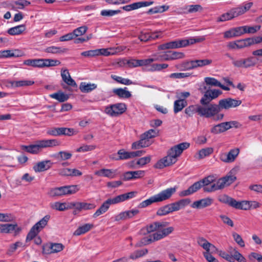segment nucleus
<instances>
[{
	"mask_svg": "<svg viewBox=\"0 0 262 262\" xmlns=\"http://www.w3.org/2000/svg\"><path fill=\"white\" fill-rule=\"evenodd\" d=\"M50 219V215H45L42 219L36 223L33 226L40 231L43 229L48 224Z\"/></svg>",
	"mask_w": 262,
	"mask_h": 262,
	"instance_id": "39",
	"label": "nucleus"
},
{
	"mask_svg": "<svg viewBox=\"0 0 262 262\" xmlns=\"http://www.w3.org/2000/svg\"><path fill=\"white\" fill-rule=\"evenodd\" d=\"M231 249L233 250V254L227 253L225 251H220L219 255L229 262H235V260L238 262H246V258L238 251L235 249L231 248Z\"/></svg>",
	"mask_w": 262,
	"mask_h": 262,
	"instance_id": "7",
	"label": "nucleus"
},
{
	"mask_svg": "<svg viewBox=\"0 0 262 262\" xmlns=\"http://www.w3.org/2000/svg\"><path fill=\"white\" fill-rule=\"evenodd\" d=\"M218 200L222 203L228 204L230 206L234 208L235 200L226 194L219 195L218 196Z\"/></svg>",
	"mask_w": 262,
	"mask_h": 262,
	"instance_id": "31",
	"label": "nucleus"
},
{
	"mask_svg": "<svg viewBox=\"0 0 262 262\" xmlns=\"http://www.w3.org/2000/svg\"><path fill=\"white\" fill-rule=\"evenodd\" d=\"M16 224H0V233H11L15 229Z\"/></svg>",
	"mask_w": 262,
	"mask_h": 262,
	"instance_id": "36",
	"label": "nucleus"
},
{
	"mask_svg": "<svg viewBox=\"0 0 262 262\" xmlns=\"http://www.w3.org/2000/svg\"><path fill=\"white\" fill-rule=\"evenodd\" d=\"M244 32L245 33L254 34L260 29V26H244Z\"/></svg>",
	"mask_w": 262,
	"mask_h": 262,
	"instance_id": "48",
	"label": "nucleus"
},
{
	"mask_svg": "<svg viewBox=\"0 0 262 262\" xmlns=\"http://www.w3.org/2000/svg\"><path fill=\"white\" fill-rule=\"evenodd\" d=\"M180 208V201L171 203L159 208L157 214L159 216H163L169 213L179 210Z\"/></svg>",
	"mask_w": 262,
	"mask_h": 262,
	"instance_id": "9",
	"label": "nucleus"
},
{
	"mask_svg": "<svg viewBox=\"0 0 262 262\" xmlns=\"http://www.w3.org/2000/svg\"><path fill=\"white\" fill-rule=\"evenodd\" d=\"M39 232L38 230L33 226L27 235L26 242H28L32 240L36 236Z\"/></svg>",
	"mask_w": 262,
	"mask_h": 262,
	"instance_id": "49",
	"label": "nucleus"
},
{
	"mask_svg": "<svg viewBox=\"0 0 262 262\" xmlns=\"http://www.w3.org/2000/svg\"><path fill=\"white\" fill-rule=\"evenodd\" d=\"M14 219V216L11 213H0V222H10Z\"/></svg>",
	"mask_w": 262,
	"mask_h": 262,
	"instance_id": "53",
	"label": "nucleus"
},
{
	"mask_svg": "<svg viewBox=\"0 0 262 262\" xmlns=\"http://www.w3.org/2000/svg\"><path fill=\"white\" fill-rule=\"evenodd\" d=\"M126 110L124 103H118L105 107V112L111 117H116L122 114Z\"/></svg>",
	"mask_w": 262,
	"mask_h": 262,
	"instance_id": "8",
	"label": "nucleus"
},
{
	"mask_svg": "<svg viewBox=\"0 0 262 262\" xmlns=\"http://www.w3.org/2000/svg\"><path fill=\"white\" fill-rule=\"evenodd\" d=\"M176 187H171L161 191L156 195H154L147 199L139 205V208H145L152 203L161 202L169 199L176 191Z\"/></svg>",
	"mask_w": 262,
	"mask_h": 262,
	"instance_id": "4",
	"label": "nucleus"
},
{
	"mask_svg": "<svg viewBox=\"0 0 262 262\" xmlns=\"http://www.w3.org/2000/svg\"><path fill=\"white\" fill-rule=\"evenodd\" d=\"M111 205V202L109 201V200L107 199L101 205L99 209L96 210L95 213L93 215V217L96 218L101 214L106 212L108 209Z\"/></svg>",
	"mask_w": 262,
	"mask_h": 262,
	"instance_id": "29",
	"label": "nucleus"
},
{
	"mask_svg": "<svg viewBox=\"0 0 262 262\" xmlns=\"http://www.w3.org/2000/svg\"><path fill=\"white\" fill-rule=\"evenodd\" d=\"M198 108V114L207 118H212L215 114L220 112L218 104L215 103L201 104Z\"/></svg>",
	"mask_w": 262,
	"mask_h": 262,
	"instance_id": "6",
	"label": "nucleus"
},
{
	"mask_svg": "<svg viewBox=\"0 0 262 262\" xmlns=\"http://www.w3.org/2000/svg\"><path fill=\"white\" fill-rule=\"evenodd\" d=\"M213 252L211 251L203 252V255L208 262H218L217 259L212 255Z\"/></svg>",
	"mask_w": 262,
	"mask_h": 262,
	"instance_id": "64",
	"label": "nucleus"
},
{
	"mask_svg": "<svg viewBox=\"0 0 262 262\" xmlns=\"http://www.w3.org/2000/svg\"><path fill=\"white\" fill-rule=\"evenodd\" d=\"M111 158L116 161L127 160L130 159V152L126 151L124 149H121L118 151L117 156L112 155Z\"/></svg>",
	"mask_w": 262,
	"mask_h": 262,
	"instance_id": "23",
	"label": "nucleus"
},
{
	"mask_svg": "<svg viewBox=\"0 0 262 262\" xmlns=\"http://www.w3.org/2000/svg\"><path fill=\"white\" fill-rule=\"evenodd\" d=\"M61 76L62 80L68 85L76 87L77 84L75 81L71 78L70 73L67 69L62 70Z\"/></svg>",
	"mask_w": 262,
	"mask_h": 262,
	"instance_id": "21",
	"label": "nucleus"
},
{
	"mask_svg": "<svg viewBox=\"0 0 262 262\" xmlns=\"http://www.w3.org/2000/svg\"><path fill=\"white\" fill-rule=\"evenodd\" d=\"M168 51L162 52L157 55H154L155 61H165L170 60V56L169 55Z\"/></svg>",
	"mask_w": 262,
	"mask_h": 262,
	"instance_id": "45",
	"label": "nucleus"
},
{
	"mask_svg": "<svg viewBox=\"0 0 262 262\" xmlns=\"http://www.w3.org/2000/svg\"><path fill=\"white\" fill-rule=\"evenodd\" d=\"M127 88L114 89L113 92L120 98H129L132 96L130 92L127 90Z\"/></svg>",
	"mask_w": 262,
	"mask_h": 262,
	"instance_id": "26",
	"label": "nucleus"
},
{
	"mask_svg": "<svg viewBox=\"0 0 262 262\" xmlns=\"http://www.w3.org/2000/svg\"><path fill=\"white\" fill-rule=\"evenodd\" d=\"M88 28L86 26H82L73 30V32L75 37H77L84 34L87 31Z\"/></svg>",
	"mask_w": 262,
	"mask_h": 262,
	"instance_id": "50",
	"label": "nucleus"
},
{
	"mask_svg": "<svg viewBox=\"0 0 262 262\" xmlns=\"http://www.w3.org/2000/svg\"><path fill=\"white\" fill-rule=\"evenodd\" d=\"M245 68H248L254 67L256 63V61L254 57L251 56L244 59Z\"/></svg>",
	"mask_w": 262,
	"mask_h": 262,
	"instance_id": "60",
	"label": "nucleus"
},
{
	"mask_svg": "<svg viewBox=\"0 0 262 262\" xmlns=\"http://www.w3.org/2000/svg\"><path fill=\"white\" fill-rule=\"evenodd\" d=\"M180 155V143L171 147L167 152V155L158 161L155 165V167L162 169L169 166L177 161L178 157Z\"/></svg>",
	"mask_w": 262,
	"mask_h": 262,
	"instance_id": "3",
	"label": "nucleus"
},
{
	"mask_svg": "<svg viewBox=\"0 0 262 262\" xmlns=\"http://www.w3.org/2000/svg\"><path fill=\"white\" fill-rule=\"evenodd\" d=\"M239 152L238 148H234L230 150L227 154H224L221 156V160L223 162L229 163L233 162Z\"/></svg>",
	"mask_w": 262,
	"mask_h": 262,
	"instance_id": "19",
	"label": "nucleus"
},
{
	"mask_svg": "<svg viewBox=\"0 0 262 262\" xmlns=\"http://www.w3.org/2000/svg\"><path fill=\"white\" fill-rule=\"evenodd\" d=\"M111 78L117 81L118 83L124 84V85H130L133 84V82L129 79L124 78L115 75H112Z\"/></svg>",
	"mask_w": 262,
	"mask_h": 262,
	"instance_id": "44",
	"label": "nucleus"
},
{
	"mask_svg": "<svg viewBox=\"0 0 262 262\" xmlns=\"http://www.w3.org/2000/svg\"><path fill=\"white\" fill-rule=\"evenodd\" d=\"M114 170L108 169H101L95 172L96 175L103 176L110 178H113L115 177Z\"/></svg>",
	"mask_w": 262,
	"mask_h": 262,
	"instance_id": "40",
	"label": "nucleus"
},
{
	"mask_svg": "<svg viewBox=\"0 0 262 262\" xmlns=\"http://www.w3.org/2000/svg\"><path fill=\"white\" fill-rule=\"evenodd\" d=\"M61 136H71L76 134L77 132L73 128H67V127H61Z\"/></svg>",
	"mask_w": 262,
	"mask_h": 262,
	"instance_id": "61",
	"label": "nucleus"
},
{
	"mask_svg": "<svg viewBox=\"0 0 262 262\" xmlns=\"http://www.w3.org/2000/svg\"><path fill=\"white\" fill-rule=\"evenodd\" d=\"M153 242L152 237L150 235L149 237H145L141 239L140 241L137 243L135 247H140L144 245H148Z\"/></svg>",
	"mask_w": 262,
	"mask_h": 262,
	"instance_id": "52",
	"label": "nucleus"
},
{
	"mask_svg": "<svg viewBox=\"0 0 262 262\" xmlns=\"http://www.w3.org/2000/svg\"><path fill=\"white\" fill-rule=\"evenodd\" d=\"M60 62L58 60L43 59V67H53L59 65Z\"/></svg>",
	"mask_w": 262,
	"mask_h": 262,
	"instance_id": "54",
	"label": "nucleus"
},
{
	"mask_svg": "<svg viewBox=\"0 0 262 262\" xmlns=\"http://www.w3.org/2000/svg\"><path fill=\"white\" fill-rule=\"evenodd\" d=\"M79 190L78 186L67 185L51 188L48 192L51 197L61 196L64 195L74 194Z\"/></svg>",
	"mask_w": 262,
	"mask_h": 262,
	"instance_id": "5",
	"label": "nucleus"
},
{
	"mask_svg": "<svg viewBox=\"0 0 262 262\" xmlns=\"http://www.w3.org/2000/svg\"><path fill=\"white\" fill-rule=\"evenodd\" d=\"M135 192L131 191L126 193L119 195L114 198L108 199L111 204H115L134 197Z\"/></svg>",
	"mask_w": 262,
	"mask_h": 262,
	"instance_id": "15",
	"label": "nucleus"
},
{
	"mask_svg": "<svg viewBox=\"0 0 262 262\" xmlns=\"http://www.w3.org/2000/svg\"><path fill=\"white\" fill-rule=\"evenodd\" d=\"M205 39L204 36L196 38H189L188 39H181V48L185 47L197 42H201Z\"/></svg>",
	"mask_w": 262,
	"mask_h": 262,
	"instance_id": "25",
	"label": "nucleus"
},
{
	"mask_svg": "<svg viewBox=\"0 0 262 262\" xmlns=\"http://www.w3.org/2000/svg\"><path fill=\"white\" fill-rule=\"evenodd\" d=\"M213 148L211 147L202 149L199 152V157L200 159H203L205 157L209 156L213 152Z\"/></svg>",
	"mask_w": 262,
	"mask_h": 262,
	"instance_id": "51",
	"label": "nucleus"
},
{
	"mask_svg": "<svg viewBox=\"0 0 262 262\" xmlns=\"http://www.w3.org/2000/svg\"><path fill=\"white\" fill-rule=\"evenodd\" d=\"M97 88V85L94 83H86L81 82L79 86L80 90L83 93H89Z\"/></svg>",
	"mask_w": 262,
	"mask_h": 262,
	"instance_id": "34",
	"label": "nucleus"
},
{
	"mask_svg": "<svg viewBox=\"0 0 262 262\" xmlns=\"http://www.w3.org/2000/svg\"><path fill=\"white\" fill-rule=\"evenodd\" d=\"M197 243L200 246L202 247L205 250V252H215L217 250L216 248L213 244L210 243L205 238L202 237H198L197 239Z\"/></svg>",
	"mask_w": 262,
	"mask_h": 262,
	"instance_id": "16",
	"label": "nucleus"
},
{
	"mask_svg": "<svg viewBox=\"0 0 262 262\" xmlns=\"http://www.w3.org/2000/svg\"><path fill=\"white\" fill-rule=\"evenodd\" d=\"M222 94V92L220 90H207L200 100L201 104H207L210 102L213 99L218 97Z\"/></svg>",
	"mask_w": 262,
	"mask_h": 262,
	"instance_id": "11",
	"label": "nucleus"
},
{
	"mask_svg": "<svg viewBox=\"0 0 262 262\" xmlns=\"http://www.w3.org/2000/svg\"><path fill=\"white\" fill-rule=\"evenodd\" d=\"M50 97L60 102L67 101L69 98L68 95L65 94L61 91H58L57 93L52 94L50 95Z\"/></svg>",
	"mask_w": 262,
	"mask_h": 262,
	"instance_id": "38",
	"label": "nucleus"
},
{
	"mask_svg": "<svg viewBox=\"0 0 262 262\" xmlns=\"http://www.w3.org/2000/svg\"><path fill=\"white\" fill-rule=\"evenodd\" d=\"M249 201H237L235 200L234 208L237 209L248 210L250 208Z\"/></svg>",
	"mask_w": 262,
	"mask_h": 262,
	"instance_id": "43",
	"label": "nucleus"
},
{
	"mask_svg": "<svg viewBox=\"0 0 262 262\" xmlns=\"http://www.w3.org/2000/svg\"><path fill=\"white\" fill-rule=\"evenodd\" d=\"M24 64L34 68H43V59H29L24 61Z\"/></svg>",
	"mask_w": 262,
	"mask_h": 262,
	"instance_id": "22",
	"label": "nucleus"
},
{
	"mask_svg": "<svg viewBox=\"0 0 262 262\" xmlns=\"http://www.w3.org/2000/svg\"><path fill=\"white\" fill-rule=\"evenodd\" d=\"M60 142L56 139H44L37 140L35 144L21 145V149L32 154H38L43 148L58 146Z\"/></svg>",
	"mask_w": 262,
	"mask_h": 262,
	"instance_id": "2",
	"label": "nucleus"
},
{
	"mask_svg": "<svg viewBox=\"0 0 262 262\" xmlns=\"http://www.w3.org/2000/svg\"><path fill=\"white\" fill-rule=\"evenodd\" d=\"M205 82L206 84L212 86H219L220 84V81L212 77H206L205 78Z\"/></svg>",
	"mask_w": 262,
	"mask_h": 262,
	"instance_id": "63",
	"label": "nucleus"
},
{
	"mask_svg": "<svg viewBox=\"0 0 262 262\" xmlns=\"http://www.w3.org/2000/svg\"><path fill=\"white\" fill-rule=\"evenodd\" d=\"M148 253V250L147 249H143L140 250H137L130 253L129 258L132 260H136L140 257H142Z\"/></svg>",
	"mask_w": 262,
	"mask_h": 262,
	"instance_id": "33",
	"label": "nucleus"
},
{
	"mask_svg": "<svg viewBox=\"0 0 262 262\" xmlns=\"http://www.w3.org/2000/svg\"><path fill=\"white\" fill-rule=\"evenodd\" d=\"M236 179V177L232 174V172H230L225 177L219 179L215 183H213L210 186L209 184L213 183L215 180V177L213 175L206 177L202 180L199 181V182L201 183L202 187H203L204 191L212 192L222 189L225 187L230 185Z\"/></svg>",
	"mask_w": 262,
	"mask_h": 262,
	"instance_id": "1",
	"label": "nucleus"
},
{
	"mask_svg": "<svg viewBox=\"0 0 262 262\" xmlns=\"http://www.w3.org/2000/svg\"><path fill=\"white\" fill-rule=\"evenodd\" d=\"M193 61L194 68L209 65L212 63V60L210 59L195 60Z\"/></svg>",
	"mask_w": 262,
	"mask_h": 262,
	"instance_id": "55",
	"label": "nucleus"
},
{
	"mask_svg": "<svg viewBox=\"0 0 262 262\" xmlns=\"http://www.w3.org/2000/svg\"><path fill=\"white\" fill-rule=\"evenodd\" d=\"M173 230V228L171 227H169L166 228H163L161 230H157L156 232L154 233L152 235L150 236L152 237L153 242L156 241L167 236L170 233H171Z\"/></svg>",
	"mask_w": 262,
	"mask_h": 262,
	"instance_id": "14",
	"label": "nucleus"
},
{
	"mask_svg": "<svg viewBox=\"0 0 262 262\" xmlns=\"http://www.w3.org/2000/svg\"><path fill=\"white\" fill-rule=\"evenodd\" d=\"M19 56L18 50H6L0 51V58L18 57Z\"/></svg>",
	"mask_w": 262,
	"mask_h": 262,
	"instance_id": "37",
	"label": "nucleus"
},
{
	"mask_svg": "<svg viewBox=\"0 0 262 262\" xmlns=\"http://www.w3.org/2000/svg\"><path fill=\"white\" fill-rule=\"evenodd\" d=\"M202 187L201 183L199 181L195 182L193 184L190 186L187 190L181 191V196L190 195L194 192L197 191Z\"/></svg>",
	"mask_w": 262,
	"mask_h": 262,
	"instance_id": "27",
	"label": "nucleus"
},
{
	"mask_svg": "<svg viewBox=\"0 0 262 262\" xmlns=\"http://www.w3.org/2000/svg\"><path fill=\"white\" fill-rule=\"evenodd\" d=\"M225 132L224 124L222 123L214 125L211 129V132L214 134H218Z\"/></svg>",
	"mask_w": 262,
	"mask_h": 262,
	"instance_id": "56",
	"label": "nucleus"
},
{
	"mask_svg": "<svg viewBox=\"0 0 262 262\" xmlns=\"http://www.w3.org/2000/svg\"><path fill=\"white\" fill-rule=\"evenodd\" d=\"M52 163L50 160H45L36 163L33 167V170L36 172H42L50 168Z\"/></svg>",
	"mask_w": 262,
	"mask_h": 262,
	"instance_id": "18",
	"label": "nucleus"
},
{
	"mask_svg": "<svg viewBox=\"0 0 262 262\" xmlns=\"http://www.w3.org/2000/svg\"><path fill=\"white\" fill-rule=\"evenodd\" d=\"M139 213V210L137 209H133L130 210H127L120 212L115 216V221H120L121 220H126L132 219Z\"/></svg>",
	"mask_w": 262,
	"mask_h": 262,
	"instance_id": "12",
	"label": "nucleus"
},
{
	"mask_svg": "<svg viewBox=\"0 0 262 262\" xmlns=\"http://www.w3.org/2000/svg\"><path fill=\"white\" fill-rule=\"evenodd\" d=\"M180 48V40L172 41L162 44L158 46L159 50L173 49Z\"/></svg>",
	"mask_w": 262,
	"mask_h": 262,
	"instance_id": "24",
	"label": "nucleus"
},
{
	"mask_svg": "<svg viewBox=\"0 0 262 262\" xmlns=\"http://www.w3.org/2000/svg\"><path fill=\"white\" fill-rule=\"evenodd\" d=\"M203 7L200 5H186L181 8V13H193L203 11Z\"/></svg>",
	"mask_w": 262,
	"mask_h": 262,
	"instance_id": "20",
	"label": "nucleus"
},
{
	"mask_svg": "<svg viewBox=\"0 0 262 262\" xmlns=\"http://www.w3.org/2000/svg\"><path fill=\"white\" fill-rule=\"evenodd\" d=\"M169 7L167 6H157L155 7L154 8L150 9L148 11V14H154V13H162L166 10H167L168 9Z\"/></svg>",
	"mask_w": 262,
	"mask_h": 262,
	"instance_id": "47",
	"label": "nucleus"
},
{
	"mask_svg": "<svg viewBox=\"0 0 262 262\" xmlns=\"http://www.w3.org/2000/svg\"><path fill=\"white\" fill-rule=\"evenodd\" d=\"M25 30L26 26L25 25H21L10 28L7 31V32L11 35H16L21 34Z\"/></svg>",
	"mask_w": 262,
	"mask_h": 262,
	"instance_id": "32",
	"label": "nucleus"
},
{
	"mask_svg": "<svg viewBox=\"0 0 262 262\" xmlns=\"http://www.w3.org/2000/svg\"><path fill=\"white\" fill-rule=\"evenodd\" d=\"M120 10H103L101 11L100 14L103 16H112L121 12Z\"/></svg>",
	"mask_w": 262,
	"mask_h": 262,
	"instance_id": "59",
	"label": "nucleus"
},
{
	"mask_svg": "<svg viewBox=\"0 0 262 262\" xmlns=\"http://www.w3.org/2000/svg\"><path fill=\"white\" fill-rule=\"evenodd\" d=\"M94 227L92 224H85L81 226H79L74 232L73 234L76 236H79L89 231Z\"/></svg>",
	"mask_w": 262,
	"mask_h": 262,
	"instance_id": "28",
	"label": "nucleus"
},
{
	"mask_svg": "<svg viewBox=\"0 0 262 262\" xmlns=\"http://www.w3.org/2000/svg\"><path fill=\"white\" fill-rule=\"evenodd\" d=\"M213 203V200L209 198L202 199L194 202L191 207L193 208L201 209L210 206Z\"/></svg>",
	"mask_w": 262,
	"mask_h": 262,
	"instance_id": "17",
	"label": "nucleus"
},
{
	"mask_svg": "<svg viewBox=\"0 0 262 262\" xmlns=\"http://www.w3.org/2000/svg\"><path fill=\"white\" fill-rule=\"evenodd\" d=\"M111 54L110 52L108 51L107 49H96V50H88L86 51L82 52L81 53V55L83 56L86 57H96L99 55H104V56H108Z\"/></svg>",
	"mask_w": 262,
	"mask_h": 262,
	"instance_id": "13",
	"label": "nucleus"
},
{
	"mask_svg": "<svg viewBox=\"0 0 262 262\" xmlns=\"http://www.w3.org/2000/svg\"><path fill=\"white\" fill-rule=\"evenodd\" d=\"M154 3V2H139L137 3H135L132 4L133 6V10H135L143 7H147L152 5Z\"/></svg>",
	"mask_w": 262,
	"mask_h": 262,
	"instance_id": "57",
	"label": "nucleus"
},
{
	"mask_svg": "<svg viewBox=\"0 0 262 262\" xmlns=\"http://www.w3.org/2000/svg\"><path fill=\"white\" fill-rule=\"evenodd\" d=\"M158 132L151 129L145 132L144 134L141 135L146 140H149V139L152 138L154 137H156L158 135Z\"/></svg>",
	"mask_w": 262,
	"mask_h": 262,
	"instance_id": "58",
	"label": "nucleus"
},
{
	"mask_svg": "<svg viewBox=\"0 0 262 262\" xmlns=\"http://www.w3.org/2000/svg\"><path fill=\"white\" fill-rule=\"evenodd\" d=\"M230 11L231 13L233 18L244 14V11L242 9V6L237 8H233L231 9Z\"/></svg>",
	"mask_w": 262,
	"mask_h": 262,
	"instance_id": "62",
	"label": "nucleus"
},
{
	"mask_svg": "<svg viewBox=\"0 0 262 262\" xmlns=\"http://www.w3.org/2000/svg\"><path fill=\"white\" fill-rule=\"evenodd\" d=\"M72 153L66 151H60L55 155V158L59 161H65L71 158Z\"/></svg>",
	"mask_w": 262,
	"mask_h": 262,
	"instance_id": "41",
	"label": "nucleus"
},
{
	"mask_svg": "<svg viewBox=\"0 0 262 262\" xmlns=\"http://www.w3.org/2000/svg\"><path fill=\"white\" fill-rule=\"evenodd\" d=\"M10 83L12 87L17 88L32 85L34 83V81L32 80H24L19 81H13L11 82Z\"/></svg>",
	"mask_w": 262,
	"mask_h": 262,
	"instance_id": "35",
	"label": "nucleus"
},
{
	"mask_svg": "<svg viewBox=\"0 0 262 262\" xmlns=\"http://www.w3.org/2000/svg\"><path fill=\"white\" fill-rule=\"evenodd\" d=\"M50 206L52 209L60 211H64L68 209L65 203H60L59 202H56L51 204Z\"/></svg>",
	"mask_w": 262,
	"mask_h": 262,
	"instance_id": "46",
	"label": "nucleus"
},
{
	"mask_svg": "<svg viewBox=\"0 0 262 262\" xmlns=\"http://www.w3.org/2000/svg\"><path fill=\"white\" fill-rule=\"evenodd\" d=\"M67 49L61 47H57L55 46H51L45 49V52L52 54H60L67 52Z\"/></svg>",
	"mask_w": 262,
	"mask_h": 262,
	"instance_id": "42",
	"label": "nucleus"
},
{
	"mask_svg": "<svg viewBox=\"0 0 262 262\" xmlns=\"http://www.w3.org/2000/svg\"><path fill=\"white\" fill-rule=\"evenodd\" d=\"M165 226L166 223L156 222L147 226L146 229L147 232L150 233L158 230H161Z\"/></svg>",
	"mask_w": 262,
	"mask_h": 262,
	"instance_id": "30",
	"label": "nucleus"
},
{
	"mask_svg": "<svg viewBox=\"0 0 262 262\" xmlns=\"http://www.w3.org/2000/svg\"><path fill=\"white\" fill-rule=\"evenodd\" d=\"M241 103V100L228 98L220 100L218 105L221 111L223 109L228 110L232 107H235Z\"/></svg>",
	"mask_w": 262,
	"mask_h": 262,
	"instance_id": "10",
	"label": "nucleus"
}]
</instances>
